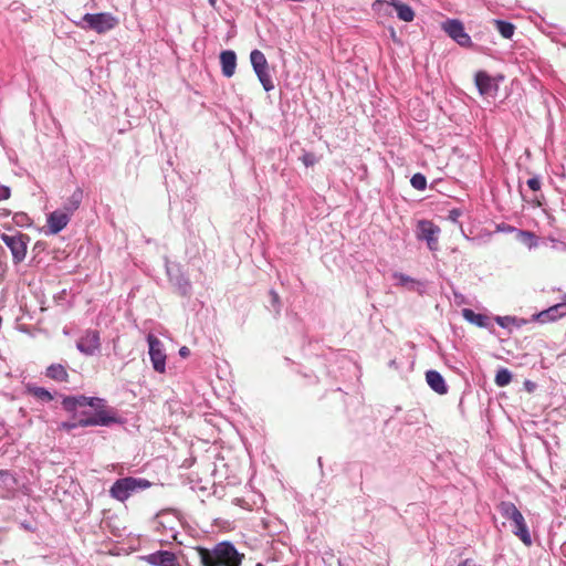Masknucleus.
<instances>
[{
  "label": "nucleus",
  "instance_id": "obj_1",
  "mask_svg": "<svg viewBox=\"0 0 566 566\" xmlns=\"http://www.w3.org/2000/svg\"><path fill=\"white\" fill-rule=\"evenodd\" d=\"M201 566H241L244 555L229 541L216 544L212 548L196 547Z\"/></svg>",
  "mask_w": 566,
  "mask_h": 566
},
{
  "label": "nucleus",
  "instance_id": "obj_2",
  "mask_svg": "<svg viewBox=\"0 0 566 566\" xmlns=\"http://www.w3.org/2000/svg\"><path fill=\"white\" fill-rule=\"evenodd\" d=\"M497 511L504 518L512 522V533L518 537L524 545L531 546L533 544L531 533L523 514L516 505L509 501H502L497 505Z\"/></svg>",
  "mask_w": 566,
  "mask_h": 566
},
{
  "label": "nucleus",
  "instance_id": "obj_3",
  "mask_svg": "<svg viewBox=\"0 0 566 566\" xmlns=\"http://www.w3.org/2000/svg\"><path fill=\"white\" fill-rule=\"evenodd\" d=\"M151 483L144 478L127 476L117 479L109 489L113 499L125 502L129 496L148 489Z\"/></svg>",
  "mask_w": 566,
  "mask_h": 566
},
{
  "label": "nucleus",
  "instance_id": "obj_4",
  "mask_svg": "<svg viewBox=\"0 0 566 566\" xmlns=\"http://www.w3.org/2000/svg\"><path fill=\"white\" fill-rule=\"evenodd\" d=\"M117 19L107 12L86 13L76 25L84 30H93L97 33H105L117 25Z\"/></svg>",
  "mask_w": 566,
  "mask_h": 566
},
{
  "label": "nucleus",
  "instance_id": "obj_5",
  "mask_svg": "<svg viewBox=\"0 0 566 566\" xmlns=\"http://www.w3.org/2000/svg\"><path fill=\"white\" fill-rule=\"evenodd\" d=\"M0 239L9 248L14 264H19L25 259L28 244L30 242V237L28 234L15 232L10 235L0 232Z\"/></svg>",
  "mask_w": 566,
  "mask_h": 566
},
{
  "label": "nucleus",
  "instance_id": "obj_6",
  "mask_svg": "<svg viewBox=\"0 0 566 566\" xmlns=\"http://www.w3.org/2000/svg\"><path fill=\"white\" fill-rule=\"evenodd\" d=\"M250 62L253 67L255 75L262 84L265 92L274 90V83L269 73V63L263 52L260 50H253L250 53Z\"/></svg>",
  "mask_w": 566,
  "mask_h": 566
},
{
  "label": "nucleus",
  "instance_id": "obj_7",
  "mask_svg": "<svg viewBox=\"0 0 566 566\" xmlns=\"http://www.w3.org/2000/svg\"><path fill=\"white\" fill-rule=\"evenodd\" d=\"M441 29L460 46L471 48V36L465 32L463 23L458 19H448L441 24Z\"/></svg>",
  "mask_w": 566,
  "mask_h": 566
},
{
  "label": "nucleus",
  "instance_id": "obj_8",
  "mask_svg": "<svg viewBox=\"0 0 566 566\" xmlns=\"http://www.w3.org/2000/svg\"><path fill=\"white\" fill-rule=\"evenodd\" d=\"M440 228L429 220H420L417 224V239L427 242L430 251L439 249Z\"/></svg>",
  "mask_w": 566,
  "mask_h": 566
},
{
  "label": "nucleus",
  "instance_id": "obj_9",
  "mask_svg": "<svg viewBox=\"0 0 566 566\" xmlns=\"http://www.w3.org/2000/svg\"><path fill=\"white\" fill-rule=\"evenodd\" d=\"M147 343L153 368L157 373H164L166 370V354L164 352L163 343L153 334H148Z\"/></svg>",
  "mask_w": 566,
  "mask_h": 566
},
{
  "label": "nucleus",
  "instance_id": "obj_10",
  "mask_svg": "<svg viewBox=\"0 0 566 566\" xmlns=\"http://www.w3.org/2000/svg\"><path fill=\"white\" fill-rule=\"evenodd\" d=\"M76 348L86 356L95 355L101 348L99 332L87 329L76 342Z\"/></svg>",
  "mask_w": 566,
  "mask_h": 566
},
{
  "label": "nucleus",
  "instance_id": "obj_11",
  "mask_svg": "<svg viewBox=\"0 0 566 566\" xmlns=\"http://www.w3.org/2000/svg\"><path fill=\"white\" fill-rule=\"evenodd\" d=\"M385 4L392 6L396 9L397 17L405 22H411L415 18L412 8L399 0H377L374 3V8L382 7Z\"/></svg>",
  "mask_w": 566,
  "mask_h": 566
},
{
  "label": "nucleus",
  "instance_id": "obj_12",
  "mask_svg": "<svg viewBox=\"0 0 566 566\" xmlns=\"http://www.w3.org/2000/svg\"><path fill=\"white\" fill-rule=\"evenodd\" d=\"M151 566H179L177 556L169 551H157L144 557Z\"/></svg>",
  "mask_w": 566,
  "mask_h": 566
},
{
  "label": "nucleus",
  "instance_id": "obj_13",
  "mask_svg": "<svg viewBox=\"0 0 566 566\" xmlns=\"http://www.w3.org/2000/svg\"><path fill=\"white\" fill-rule=\"evenodd\" d=\"M71 216L64 211H53L48 217L49 233L56 234L61 232L70 222Z\"/></svg>",
  "mask_w": 566,
  "mask_h": 566
},
{
  "label": "nucleus",
  "instance_id": "obj_14",
  "mask_svg": "<svg viewBox=\"0 0 566 566\" xmlns=\"http://www.w3.org/2000/svg\"><path fill=\"white\" fill-rule=\"evenodd\" d=\"M566 316V304L559 303L536 314L534 317L541 323L554 322Z\"/></svg>",
  "mask_w": 566,
  "mask_h": 566
},
{
  "label": "nucleus",
  "instance_id": "obj_15",
  "mask_svg": "<svg viewBox=\"0 0 566 566\" xmlns=\"http://www.w3.org/2000/svg\"><path fill=\"white\" fill-rule=\"evenodd\" d=\"M220 64L222 75L230 78L235 73L237 54L232 50H224L220 53Z\"/></svg>",
  "mask_w": 566,
  "mask_h": 566
},
{
  "label": "nucleus",
  "instance_id": "obj_16",
  "mask_svg": "<svg viewBox=\"0 0 566 566\" xmlns=\"http://www.w3.org/2000/svg\"><path fill=\"white\" fill-rule=\"evenodd\" d=\"M475 85L482 96H493L496 92V86L491 76L483 71L475 74Z\"/></svg>",
  "mask_w": 566,
  "mask_h": 566
},
{
  "label": "nucleus",
  "instance_id": "obj_17",
  "mask_svg": "<svg viewBox=\"0 0 566 566\" xmlns=\"http://www.w3.org/2000/svg\"><path fill=\"white\" fill-rule=\"evenodd\" d=\"M426 380L429 387L439 395L448 392V386L442 375L437 370H428L426 373Z\"/></svg>",
  "mask_w": 566,
  "mask_h": 566
},
{
  "label": "nucleus",
  "instance_id": "obj_18",
  "mask_svg": "<svg viewBox=\"0 0 566 566\" xmlns=\"http://www.w3.org/2000/svg\"><path fill=\"white\" fill-rule=\"evenodd\" d=\"M461 314L467 322L478 327L490 328L492 326L490 317L485 314L475 313L471 308H463Z\"/></svg>",
  "mask_w": 566,
  "mask_h": 566
},
{
  "label": "nucleus",
  "instance_id": "obj_19",
  "mask_svg": "<svg viewBox=\"0 0 566 566\" xmlns=\"http://www.w3.org/2000/svg\"><path fill=\"white\" fill-rule=\"evenodd\" d=\"M392 277L397 281L396 285L405 287L409 291H417V290H419V287L422 286L421 282L415 280L413 277H411L407 274L400 273V272H395L392 274Z\"/></svg>",
  "mask_w": 566,
  "mask_h": 566
},
{
  "label": "nucleus",
  "instance_id": "obj_20",
  "mask_svg": "<svg viewBox=\"0 0 566 566\" xmlns=\"http://www.w3.org/2000/svg\"><path fill=\"white\" fill-rule=\"evenodd\" d=\"M45 376L60 382L69 379L67 370L62 364H51L45 370Z\"/></svg>",
  "mask_w": 566,
  "mask_h": 566
},
{
  "label": "nucleus",
  "instance_id": "obj_21",
  "mask_svg": "<svg viewBox=\"0 0 566 566\" xmlns=\"http://www.w3.org/2000/svg\"><path fill=\"white\" fill-rule=\"evenodd\" d=\"M83 191L81 188H76L74 192L67 198V200L63 205L64 212L71 216L74 211H76L82 202Z\"/></svg>",
  "mask_w": 566,
  "mask_h": 566
},
{
  "label": "nucleus",
  "instance_id": "obj_22",
  "mask_svg": "<svg viewBox=\"0 0 566 566\" xmlns=\"http://www.w3.org/2000/svg\"><path fill=\"white\" fill-rule=\"evenodd\" d=\"M170 281L174 283V285L177 287L178 292L182 296H189L191 294V283L190 281L182 274H178L176 276H172L170 271H168Z\"/></svg>",
  "mask_w": 566,
  "mask_h": 566
},
{
  "label": "nucleus",
  "instance_id": "obj_23",
  "mask_svg": "<svg viewBox=\"0 0 566 566\" xmlns=\"http://www.w3.org/2000/svg\"><path fill=\"white\" fill-rule=\"evenodd\" d=\"M494 321L502 328H509L512 325H514L516 327H521L523 324H525V319L517 318L515 316H510V315H507V316H495Z\"/></svg>",
  "mask_w": 566,
  "mask_h": 566
},
{
  "label": "nucleus",
  "instance_id": "obj_24",
  "mask_svg": "<svg viewBox=\"0 0 566 566\" xmlns=\"http://www.w3.org/2000/svg\"><path fill=\"white\" fill-rule=\"evenodd\" d=\"M495 24L499 33L504 39H511L513 36L515 31V27L513 23L503 20H495Z\"/></svg>",
  "mask_w": 566,
  "mask_h": 566
},
{
  "label": "nucleus",
  "instance_id": "obj_25",
  "mask_svg": "<svg viewBox=\"0 0 566 566\" xmlns=\"http://www.w3.org/2000/svg\"><path fill=\"white\" fill-rule=\"evenodd\" d=\"M29 392L41 401L49 402L53 400V395L43 387H29Z\"/></svg>",
  "mask_w": 566,
  "mask_h": 566
},
{
  "label": "nucleus",
  "instance_id": "obj_26",
  "mask_svg": "<svg viewBox=\"0 0 566 566\" xmlns=\"http://www.w3.org/2000/svg\"><path fill=\"white\" fill-rule=\"evenodd\" d=\"M512 380V373L507 368H500L495 375V384L499 387L507 386Z\"/></svg>",
  "mask_w": 566,
  "mask_h": 566
},
{
  "label": "nucleus",
  "instance_id": "obj_27",
  "mask_svg": "<svg viewBox=\"0 0 566 566\" xmlns=\"http://www.w3.org/2000/svg\"><path fill=\"white\" fill-rule=\"evenodd\" d=\"M95 417H96L97 426H109V424L115 423V422L118 421L115 416L109 415L105 410L96 411L95 412Z\"/></svg>",
  "mask_w": 566,
  "mask_h": 566
},
{
  "label": "nucleus",
  "instance_id": "obj_28",
  "mask_svg": "<svg viewBox=\"0 0 566 566\" xmlns=\"http://www.w3.org/2000/svg\"><path fill=\"white\" fill-rule=\"evenodd\" d=\"M76 397V407H98L103 399L95 398V397H86V396H75Z\"/></svg>",
  "mask_w": 566,
  "mask_h": 566
},
{
  "label": "nucleus",
  "instance_id": "obj_29",
  "mask_svg": "<svg viewBox=\"0 0 566 566\" xmlns=\"http://www.w3.org/2000/svg\"><path fill=\"white\" fill-rule=\"evenodd\" d=\"M11 13H15V19L21 21H27L29 19V14L23 10L22 4L20 2H12L9 7Z\"/></svg>",
  "mask_w": 566,
  "mask_h": 566
},
{
  "label": "nucleus",
  "instance_id": "obj_30",
  "mask_svg": "<svg viewBox=\"0 0 566 566\" xmlns=\"http://www.w3.org/2000/svg\"><path fill=\"white\" fill-rule=\"evenodd\" d=\"M411 186L417 190H424L427 188V179L424 175L417 172L410 179Z\"/></svg>",
  "mask_w": 566,
  "mask_h": 566
},
{
  "label": "nucleus",
  "instance_id": "obj_31",
  "mask_svg": "<svg viewBox=\"0 0 566 566\" xmlns=\"http://www.w3.org/2000/svg\"><path fill=\"white\" fill-rule=\"evenodd\" d=\"M12 221L15 226H18L20 228H25V227L31 226V219L24 212L14 213L12 217Z\"/></svg>",
  "mask_w": 566,
  "mask_h": 566
},
{
  "label": "nucleus",
  "instance_id": "obj_32",
  "mask_svg": "<svg viewBox=\"0 0 566 566\" xmlns=\"http://www.w3.org/2000/svg\"><path fill=\"white\" fill-rule=\"evenodd\" d=\"M0 482H2L6 488H13L15 484V479L10 471L0 470Z\"/></svg>",
  "mask_w": 566,
  "mask_h": 566
},
{
  "label": "nucleus",
  "instance_id": "obj_33",
  "mask_svg": "<svg viewBox=\"0 0 566 566\" xmlns=\"http://www.w3.org/2000/svg\"><path fill=\"white\" fill-rule=\"evenodd\" d=\"M269 296L273 312L275 313V315H279L281 312V301L279 294L274 290H271L269 292Z\"/></svg>",
  "mask_w": 566,
  "mask_h": 566
},
{
  "label": "nucleus",
  "instance_id": "obj_34",
  "mask_svg": "<svg viewBox=\"0 0 566 566\" xmlns=\"http://www.w3.org/2000/svg\"><path fill=\"white\" fill-rule=\"evenodd\" d=\"M520 237L523 238V242L530 248L536 245V237L530 231H520Z\"/></svg>",
  "mask_w": 566,
  "mask_h": 566
},
{
  "label": "nucleus",
  "instance_id": "obj_35",
  "mask_svg": "<svg viewBox=\"0 0 566 566\" xmlns=\"http://www.w3.org/2000/svg\"><path fill=\"white\" fill-rule=\"evenodd\" d=\"M63 408L67 411H74L76 410V397L75 396H67L62 401Z\"/></svg>",
  "mask_w": 566,
  "mask_h": 566
},
{
  "label": "nucleus",
  "instance_id": "obj_36",
  "mask_svg": "<svg viewBox=\"0 0 566 566\" xmlns=\"http://www.w3.org/2000/svg\"><path fill=\"white\" fill-rule=\"evenodd\" d=\"M80 427H92L97 426L95 413L87 417H82L78 419Z\"/></svg>",
  "mask_w": 566,
  "mask_h": 566
},
{
  "label": "nucleus",
  "instance_id": "obj_37",
  "mask_svg": "<svg viewBox=\"0 0 566 566\" xmlns=\"http://www.w3.org/2000/svg\"><path fill=\"white\" fill-rule=\"evenodd\" d=\"M301 160L306 167H311L315 165L316 157L312 153H304L301 157Z\"/></svg>",
  "mask_w": 566,
  "mask_h": 566
},
{
  "label": "nucleus",
  "instance_id": "obj_38",
  "mask_svg": "<svg viewBox=\"0 0 566 566\" xmlns=\"http://www.w3.org/2000/svg\"><path fill=\"white\" fill-rule=\"evenodd\" d=\"M527 186L533 191H538L541 189V179L538 176H534L527 180Z\"/></svg>",
  "mask_w": 566,
  "mask_h": 566
},
{
  "label": "nucleus",
  "instance_id": "obj_39",
  "mask_svg": "<svg viewBox=\"0 0 566 566\" xmlns=\"http://www.w3.org/2000/svg\"><path fill=\"white\" fill-rule=\"evenodd\" d=\"M461 214H462V212L460 209H457V208L451 209L448 213V220H450L453 223H458Z\"/></svg>",
  "mask_w": 566,
  "mask_h": 566
},
{
  "label": "nucleus",
  "instance_id": "obj_40",
  "mask_svg": "<svg viewBox=\"0 0 566 566\" xmlns=\"http://www.w3.org/2000/svg\"><path fill=\"white\" fill-rule=\"evenodd\" d=\"M11 189L8 186L0 185V201L9 199Z\"/></svg>",
  "mask_w": 566,
  "mask_h": 566
},
{
  "label": "nucleus",
  "instance_id": "obj_41",
  "mask_svg": "<svg viewBox=\"0 0 566 566\" xmlns=\"http://www.w3.org/2000/svg\"><path fill=\"white\" fill-rule=\"evenodd\" d=\"M76 427H80L78 426V421L77 422H63L62 423V428L66 429V430H72V429H75Z\"/></svg>",
  "mask_w": 566,
  "mask_h": 566
},
{
  "label": "nucleus",
  "instance_id": "obj_42",
  "mask_svg": "<svg viewBox=\"0 0 566 566\" xmlns=\"http://www.w3.org/2000/svg\"><path fill=\"white\" fill-rule=\"evenodd\" d=\"M458 566H480L473 559L468 558L461 562Z\"/></svg>",
  "mask_w": 566,
  "mask_h": 566
},
{
  "label": "nucleus",
  "instance_id": "obj_43",
  "mask_svg": "<svg viewBox=\"0 0 566 566\" xmlns=\"http://www.w3.org/2000/svg\"><path fill=\"white\" fill-rule=\"evenodd\" d=\"M190 354V350L188 347L186 346H182L180 349H179V355L184 358L188 357Z\"/></svg>",
  "mask_w": 566,
  "mask_h": 566
},
{
  "label": "nucleus",
  "instance_id": "obj_44",
  "mask_svg": "<svg viewBox=\"0 0 566 566\" xmlns=\"http://www.w3.org/2000/svg\"><path fill=\"white\" fill-rule=\"evenodd\" d=\"M11 214V211L6 208H0V218H7Z\"/></svg>",
  "mask_w": 566,
  "mask_h": 566
},
{
  "label": "nucleus",
  "instance_id": "obj_45",
  "mask_svg": "<svg viewBox=\"0 0 566 566\" xmlns=\"http://www.w3.org/2000/svg\"><path fill=\"white\" fill-rule=\"evenodd\" d=\"M524 386H525V388H526L528 391H533V389L535 388V384H534V382H532L531 380H526V381L524 382Z\"/></svg>",
  "mask_w": 566,
  "mask_h": 566
},
{
  "label": "nucleus",
  "instance_id": "obj_46",
  "mask_svg": "<svg viewBox=\"0 0 566 566\" xmlns=\"http://www.w3.org/2000/svg\"><path fill=\"white\" fill-rule=\"evenodd\" d=\"M208 2L213 9L217 8V0H208Z\"/></svg>",
  "mask_w": 566,
  "mask_h": 566
},
{
  "label": "nucleus",
  "instance_id": "obj_47",
  "mask_svg": "<svg viewBox=\"0 0 566 566\" xmlns=\"http://www.w3.org/2000/svg\"><path fill=\"white\" fill-rule=\"evenodd\" d=\"M255 566H264L262 563H258Z\"/></svg>",
  "mask_w": 566,
  "mask_h": 566
}]
</instances>
